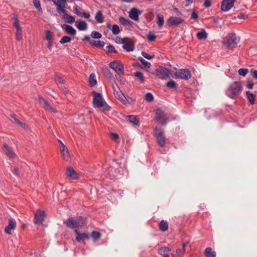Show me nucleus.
Segmentation results:
<instances>
[{
    "mask_svg": "<svg viewBox=\"0 0 257 257\" xmlns=\"http://www.w3.org/2000/svg\"><path fill=\"white\" fill-rule=\"evenodd\" d=\"M64 223L69 228L75 229L81 228L86 224L85 218L82 216L69 218Z\"/></svg>",
    "mask_w": 257,
    "mask_h": 257,
    "instance_id": "obj_1",
    "label": "nucleus"
},
{
    "mask_svg": "<svg viewBox=\"0 0 257 257\" xmlns=\"http://www.w3.org/2000/svg\"><path fill=\"white\" fill-rule=\"evenodd\" d=\"M242 86L240 82L235 81L231 83L226 91L227 95L232 98H236L241 93Z\"/></svg>",
    "mask_w": 257,
    "mask_h": 257,
    "instance_id": "obj_2",
    "label": "nucleus"
},
{
    "mask_svg": "<svg viewBox=\"0 0 257 257\" xmlns=\"http://www.w3.org/2000/svg\"><path fill=\"white\" fill-rule=\"evenodd\" d=\"M92 94L93 95V104L94 107L102 108L103 110L106 111L110 110L111 107L103 98L101 93L94 91Z\"/></svg>",
    "mask_w": 257,
    "mask_h": 257,
    "instance_id": "obj_3",
    "label": "nucleus"
},
{
    "mask_svg": "<svg viewBox=\"0 0 257 257\" xmlns=\"http://www.w3.org/2000/svg\"><path fill=\"white\" fill-rule=\"evenodd\" d=\"M240 41V38L237 37L234 33H231L223 39L222 41L223 45L229 49L236 47Z\"/></svg>",
    "mask_w": 257,
    "mask_h": 257,
    "instance_id": "obj_4",
    "label": "nucleus"
},
{
    "mask_svg": "<svg viewBox=\"0 0 257 257\" xmlns=\"http://www.w3.org/2000/svg\"><path fill=\"white\" fill-rule=\"evenodd\" d=\"M154 134L156 138L158 144L161 147H164L166 145V139L164 131L155 127L154 129Z\"/></svg>",
    "mask_w": 257,
    "mask_h": 257,
    "instance_id": "obj_5",
    "label": "nucleus"
},
{
    "mask_svg": "<svg viewBox=\"0 0 257 257\" xmlns=\"http://www.w3.org/2000/svg\"><path fill=\"white\" fill-rule=\"evenodd\" d=\"M109 66L117 74H120L123 72V65L119 61H113L109 63Z\"/></svg>",
    "mask_w": 257,
    "mask_h": 257,
    "instance_id": "obj_6",
    "label": "nucleus"
},
{
    "mask_svg": "<svg viewBox=\"0 0 257 257\" xmlns=\"http://www.w3.org/2000/svg\"><path fill=\"white\" fill-rule=\"evenodd\" d=\"M156 75L160 79H166L169 78L171 72L170 71L166 68L160 67L156 70Z\"/></svg>",
    "mask_w": 257,
    "mask_h": 257,
    "instance_id": "obj_7",
    "label": "nucleus"
},
{
    "mask_svg": "<svg viewBox=\"0 0 257 257\" xmlns=\"http://www.w3.org/2000/svg\"><path fill=\"white\" fill-rule=\"evenodd\" d=\"M39 101L42 107L46 110L56 113L57 110L53 108L50 104L42 96H39Z\"/></svg>",
    "mask_w": 257,
    "mask_h": 257,
    "instance_id": "obj_8",
    "label": "nucleus"
},
{
    "mask_svg": "<svg viewBox=\"0 0 257 257\" xmlns=\"http://www.w3.org/2000/svg\"><path fill=\"white\" fill-rule=\"evenodd\" d=\"M175 76L180 79L187 80L191 78V73L189 70L182 69L176 72Z\"/></svg>",
    "mask_w": 257,
    "mask_h": 257,
    "instance_id": "obj_9",
    "label": "nucleus"
},
{
    "mask_svg": "<svg viewBox=\"0 0 257 257\" xmlns=\"http://www.w3.org/2000/svg\"><path fill=\"white\" fill-rule=\"evenodd\" d=\"M45 217V212L43 210L40 209L37 210L35 214L34 222L36 224H42Z\"/></svg>",
    "mask_w": 257,
    "mask_h": 257,
    "instance_id": "obj_10",
    "label": "nucleus"
},
{
    "mask_svg": "<svg viewBox=\"0 0 257 257\" xmlns=\"http://www.w3.org/2000/svg\"><path fill=\"white\" fill-rule=\"evenodd\" d=\"M156 118L157 121L162 125H165L167 123L166 114L160 109H157L156 111Z\"/></svg>",
    "mask_w": 257,
    "mask_h": 257,
    "instance_id": "obj_11",
    "label": "nucleus"
},
{
    "mask_svg": "<svg viewBox=\"0 0 257 257\" xmlns=\"http://www.w3.org/2000/svg\"><path fill=\"white\" fill-rule=\"evenodd\" d=\"M184 20L180 17H170L167 20V23L169 26H178L183 23Z\"/></svg>",
    "mask_w": 257,
    "mask_h": 257,
    "instance_id": "obj_12",
    "label": "nucleus"
},
{
    "mask_svg": "<svg viewBox=\"0 0 257 257\" xmlns=\"http://www.w3.org/2000/svg\"><path fill=\"white\" fill-rule=\"evenodd\" d=\"M235 0H222L221 5V9L223 11H228L233 6Z\"/></svg>",
    "mask_w": 257,
    "mask_h": 257,
    "instance_id": "obj_13",
    "label": "nucleus"
},
{
    "mask_svg": "<svg viewBox=\"0 0 257 257\" xmlns=\"http://www.w3.org/2000/svg\"><path fill=\"white\" fill-rule=\"evenodd\" d=\"M3 150L5 154L10 159H14L17 157L16 154L6 143L3 145Z\"/></svg>",
    "mask_w": 257,
    "mask_h": 257,
    "instance_id": "obj_14",
    "label": "nucleus"
},
{
    "mask_svg": "<svg viewBox=\"0 0 257 257\" xmlns=\"http://www.w3.org/2000/svg\"><path fill=\"white\" fill-rule=\"evenodd\" d=\"M16 227V222L13 219L9 220L8 225L5 227V231L6 234L10 235L12 234V230H14Z\"/></svg>",
    "mask_w": 257,
    "mask_h": 257,
    "instance_id": "obj_15",
    "label": "nucleus"
},
{
    "mask_svg": "<svg viewBox=\"0 0 257 257\" xmlns=\"http://www.w3.org/2000/svg\"><path fill=\"white\" fill-rule=\"evenodd\" d=\"M142 13L141 11L136 8H133L128 12L129 17L135 21H138L139 15H141Z\"/></svg>",
    "mask_w": 257,
    "mask_h": 257,
    "instance_id": "obj_16",
    "label": "nucleus"
},
{
    "mask_svg": "<svg viewBox=\"0 0 257 257\" xmlns=\"http://www.w3.org/2000/svg\"><path fill=\"white\" fill-rule=\"evenodd\" d=\"M127 38L121 39V43L123 44V48L127 52L133 51L134 50V46L132 43L127 41Z\"/></svg>",
    "mask_w": 257,
    "mask_h": 257,
    "instance_id": "obj_17",
    "label": "nucleus"
},
{
    "mask_svg": "<svg viewBox=\"0 0 257 257\" xmlns=\"http://www.w3.org/2000/svg\"><path fill=\"white\" fill-rule=\"evenodd\" d=\"M66 174L67 176L71 179H78L79 176L76 172L71 167H69L66 170Z\"/></svg>",
    "mask_w": 257,
    "mask_h": 257,
    "instance_id": "obj_18",
    "label": "nucleus"
},
{
    "mask_svg": "<svg viewBox=\"0 0 257 257\" xmlns=\"http://www.w3.org/2000/svg\"><path fill=\"white\" fill-rule=\"evenodd\" d=\"M106 27L111 30L112 34L114 35H117L120 33V29L117 25L115 24L111 26L110 23H107L106 24Z\"/></svg>",
    "mask_w": 257,
    "mask_h": 257,
    "instance_id": "obj_19",
    "label": "nucleus"
},
{
    "mask_svg": "<svg viewBox=\"0 0 257 257\" xmlns=\"http://www.w3.org/2000/svg\"><path fill=\"white\" fill-rule=\"evenodd\" d=\"M75 232L77 234L76 239L78 242L83 241L84 239H88L89 238V236L87 234L79 233L77 229H75Z\"/></svg>",
    "mask_w": 257,
    "mask_h": 257,
    "instance_id": "obj_20",
    "label": "nucleus"
},
{
    "mask_svg": "<svg viewBox=\"0 0 257 257\" xmlns=\"http://www.w3.org/2000/svg\"><path fill=\"white\" fill-rule=\"evenodd\" d=\"M62 28L65 30L66 32L71 35H75L76 33V31L72 26L68 25H64Z\"/></svg>",
    "mask_w": 257,
    "mask_h": 257,
    "instance_id": "obj_21",
    "label": "nucleus"
},
{
    "mask_svg": "<svg viewBox=\"0 0 257 257\" xmlns=\"http://www.w3.org/2000/svg\"><path fill=\"white\" fill-rule=\"evenodd\" d=\"M54 4L57 6V12H62V13L66 14V10L65 9V4H63L59 2H56V1L53 2Z\"/></svg>",
    "mask_w": 257,
    "mask_h": 257,
    "instance_id": "obj_22",
    "label": "nucleus"
},
{
    "mask_svg": "<svg viewBox=\"0 0 257 257\" xmlns=\"http://www.w3.org/2000/svg\"><path fill=\"white\" fill-rule=\"evenodd\" d=\"M171 250V248L169 247H162L158 249V253L164 256H166L168 255Z\"/></svg>",
    "mask_w": 257,
    "mask_h": 257,
    "instance_id": "obj_23",
    "label": "nucleus"
},
{
    "mask_svg": "<svg viewBox=\"0 0 257 257\" xmlns=\"http://www.w3.org/2000/svg\"><path fill=\"white\" fill-rule=\"evenodd\" d=\"M77 28L80 31L86 30L87 28V23L83 21H81L76 24Z\"/></svg>",
    "mask_w": 257,
    "mask_h": 257,
    "instance_id": "obj_24",
    "label": "nucleus"
},
{
    "mask_svg": "<svg viewBox=\"0 0 257 257\" xmlns=\"http://www.w3.org/2000/svg\"><path fill=\"white\" fill-rule=\"evenodd\" d=\"M204 254L206 257H215L216 252L213 251L211 247H207L204 251Z\"/></svg>",
    "mask_w": 257,
    "mask_h": 257,
    "instance_id": "obj_25",
    "label": "nucleus"
},
{
    "mask_svg": "<svg viewBox=\"0 0 257 257\" xmlns=\"http://www.w3.org/2000/svg\"><path fill=\"white\" fill-rule=\"evenodd\" d=\"M119 22L121 25L125 26H130L132 25L133 23L129 19H126L123 17H120L119 18Z\"/></svg>",
    "mask_w": 257,
    "mask_h": 257,
    "instance_id": "obj_26",
    "label": "nucleus"
},
{
    "mask_svg": "<svg viewBox=\"0 0 257 257\" xmlns=\"http://www.w3.org/2000/svg\"><path fill=\"white\" fill-rule=\"evenodd\" d=\"M159 229L162 231H166L168 229V222L164 220L161 221L159 223Z\"/></svg>",
    "mask_w": 257,
    "mask_h": 257,
    "instance_id": "obj_27",
    "label": "nucleus"
},
{
    "mask_svg": "<svg viewBox=\"0 0 257 257\" xmlns=\"http://www.w3.org/2000/svg\"><path fill=\"white\" fill-rule=\"evenodd\" d=\"M95 19L96 22L98 23H102L104 20V17L103 16L102 13L101 11H99L96 13Z\"/></svg>",
    "mask_w": 257,
    "mask_h": 257,
    "instance_id": "obj_28",
    "label": "nucleus"
},
{
    "mask_svg": "<svg viewBox=\"0 0 257 257\" xmlns=\"http://www.w3.org/2000/svg\"><path fill=\"white\" fill-rule=\"evenodd\" d=\"M89 84L90 86H94L97 84L96 76L94 73H91L89 76Z\"/></svg>",
    "mask_w": 257,
    "mask_h": 257,
    "instance_id": "obj_29",
    "label": "nucleus"
},
{
    "mask_svg": "<svg viewBox=\"0 0 257 257\" xmlns=\"http://www.w3.org/2000/svg\"><path fill=\"white\" fill-rule=\"evenodd\" d=\"M164 23V16L162 15H158L157 16V21L156 23L158 27H161L163 26Z\"/></svg>",
    "mask_w": 257,
    "mask_h": 257,
    "instance_id": "obj_30",
    "label": "nucleus"
},
{
    "mask_svg": "<svg viewBox=\"0 0 257 257\" xmlns=\"http://www.w3.org/2000/svg\"><path fill=\"white\" fill-rule=\"evenodd\" d=\"M196 36L199 40H205L207 38V35L205 30H202L198 32Z\"/></svg>",
    "mask_w": 257,
    "mask_h": 257,
    "instance_id": "obj_31",
    "label": "nucleus"
},
{
    "mask_svg": "<svg viewBox=\"0 0 257 257\" xmlns=\"http://www.w3.org/2000/svg\"><path fill=\"white\" fill-rule=\"evenodd\" d=\"M134 76L138 79L141 83H144L145 78L143 74L140 72H136L134 73Z\"/></svg>",
    "mask_w": 257,
    "mask_h": 257,
    "instance_id": "obj_32",
    "label": "nucleus"
},
{
    "mask_svg": "<svg viewBox=\"0 0 257 257\" xmlns=\"http://www.w3.org/2000/svg\"><path fill=\"white\" fill-rule=\"evenodd\" d=\"M90 44L91 45L97 47H103L104 45V42H101L100 40L95 41L94 40L90 41Z\"/></svg>",
    "mask_w": 257,
    "mask_h": 257,
    "instance_id": "obj_33",
    "label": "nucleus"
},
{
    "mask_svg": "<svg viewBox=\"0 0 257 257\" xmlns=\"http://www.w3.org/2000/svg\"><path fill=\"white\" fill-rule=\"evenodd\" d=\"M129 121L134 125H137L139 122V119L135 115H127Z\"/></svg>",
    "mask_w": 257,
    "mask_h": 257,
    "instance_id": "obj_34",
    "label": "nucleus"
},
{
    "mask_svg": "<svg viewBox=\"0 0 257 257\" xmlns=\"http://www.w3.org/2000/svg\"><path fill=\"white\" fill-rule=\"evenodd\" d=\"M247 97L251 104L254 103L255 95L251 93L250 91H247L246 92Z\"/></svg>",
    "mask_w": 257,
    "mask_h": 257,
    "instance_id": "obj_35",
    "label": "nucleus"
},
{
    "mask_svg": "<svg viewBox=\"0 0 257 257\" xmlns=\"http://www.w3.org/2000/svg\"><path fill=\"white\" fill-rule=\"evenodd\" d=\"M64 19H66V21L69 23H73L75 22V18L74 17L68 15L67 14H64L63 16Z\"/></svg>",
    "mask_w": 257,
    "mask_h": 257,
    "instance_id": "obj_36",
    "label": "nucleus"
},
{
    "mask_svg": "<svg viewBox=\"0 0 257 257\" xmlns=\"http://www.w3.org/2000/svg\"><path fill=\"white\" fill-rule=\"evenodd\" d=\"M138 60L141 62L142 64L146 68H150L151 65V63L146 60H145L144 59H143L142 57H139Z\"/></svg>",
    "mask_w": 257,
    "mask_h": 257,
    "instance_id": "obj_37",
    "label": "nucleus"
},
{
    "mask_svg": "<svg viewBox=\"0 0 257 257\" xmlns=\"http://www.w3.org/2000/svg\"><path fill=\"white\" fill-rule=\"evenodd\" d=\"M33 4L37 10L41 13H42L43 11L41 7L40 0H33Z\"/></svg>",
    "mask_w": 257,
    "mask_h": 257,
    "instance_id": "obj_38",
    "label": "nucleus"
},
{
    "mask_svg": "<svg viewBox=\"0 0 257 257\" xmlns=\"http://www.w3.org/2000/svg\"><path fill=\"white\" fill-rule=\"evenodd\" d=\"M71 41V38L70 37L65 36L63 37L61 39V40L60 41V43L62 44H64L65 43H69V42H70Z\"/></svg>",
    "mask_w": 257,
    "mask_h": 257,
    "instance_id": "obj_39",
    "label": "nucleus"
},
{
    "mask_svg": "<svg viewBox=\"0 0 257 257\" xmlns=\"http://www.w3.org/2000/svg\"><path fill=\"white\" fill-rule=\"evenodd\" d=\"M145 99L148 102H152L154 100L153 95L150 92H148L145 96Z\"/></svg>",
    "mask_w": 257,
    "mask_h": 257,
    "instance_id": "obj_40",
    "label": "nucleus"
},
{
    "mask_svg": "<svg viewBox=\"0 0 257 257\" xmlns=\"http://www.w3.org/2000/svg\"><path fill=\"white\" fill-rule=\"evenodd\" d=\"M91 236L94 241L98 240L101 236L100 232L97 231H93L91 233Z\"/></svg>",
    "mask_w": 257,
    "mask_h": 257,
    "instance_id": "obj_41",
    "label": "nucleus"
},
{
    "mask_svg": "<svg viewBox=\"0 0 257 257\" xmlns=\"http://www.w3.org/2000/svg\"><path fill=\"white\" fill-rule=\"evenodd\" d=\"M166 86L168 88L175 89L177 88V84L174 81L171 80L166 83Z\"/></svg>",
    "mask_w": 257,
    "mask_h": 257,
    "instance_id": "obj_42",
    "label": "nucleus"
},
{
    "mask_svg": "<svg viewBox=\"0 0 257 257\" xmlns=\"http://www.w3.org/2000/svg\"><path fill=\"white\" fill-rule=\"evenodd\" d=\"M147 39L150 42L154 41L156 39V36L152 32H149L147 35Z\"/></svg>",
    "mask_w": 257,
    "mask_h": 257,
    "instance_id": "obj_43",
    "label": "nucleus"
},
{
    "mask_svg": "<svg viewBox=\"0 0 257 257\" xmlns=\"http://www.w3.org/2000/svg\"><path fill=\"white\" fill-rule=\"evenodd\" d=\"M91 36L93 38H95V39H100L102 37V35L98 32H96V31H92L91 32Z\"/></svg>",
    "mask_w": 257,
    "mask_h": 257,
    "instance_id": "obj_44",
    "label": "nucleus"
},
{
    "mask_svg": "<svg viewBox=\"0 0 257 257\" xmlns=\"http://www.w3.org/2000/svg\"><path fill=\"white\" fill-rule=\"evenodd\" d=\"M103 73L108 79H112L113 75L108 69L105 68L103 69Z\"/></svg>",
    "mask_w": 257,
    "mask_h": 257,
    "instance_id": "obj_45",
    "label": "nucleus"
},
{
    "mask_svg": "<svg viewBox=\"0 0 257 257\" xmlns=\"http://www.w3.org/2000/svg\"><path fill=\"white\" fill-rule=\"evenodd\" d=\"M45 38L48 41H52L53 34L52 32L50 31H46Z\"/></svg>",
    "mask_w": 257,
    "mask_h": 257,
    "instance_id": "obj_46",
    "label": "nucleus"
},
{
    "mask_svg": "<svg viewBox=\"0 0 257 257\" xmlns=\"http://www.w3.org/2000/svg\"><path fill=\"white\" fill-rule=\"evenodd\" d=\"M239 75L245 76L248 72V70L247 69L240 68L238 71Z\"/></svg>",
    "mask_w": 257,
    "mask_h": 257,
    "instance_id": "obj_47",
    "label": "nucleus"
},
{
    "mask_svg": "<svg viewBox=\"0 0 257 257\" xmlns=\"http://www.w3.org/2000/svg\"><path fill=\"white\" fill-rule=\"evenodd\" d=\"M14 25L15 27V28H16L17 30L19 31V30H21V27L19 24V21L17 18H15V21L14 23Z\"/></svg>",
    "mask_w": 257,
    "mask_h": 257,
    "instance_id": "obj_48",
    "label": "nucleus"
},
{
    "mask_svg": "<svg viewBox=\"0 0 257 257\" xmlns=\"http://www.w3.org/2000/svg\"><path fill=\"white\" fill-rule=\"evenodd\" d=\"M107 51L108 53H115V48L112 45H109L106 47Z\"/></svg>",
    "mask_w": 257,
    "mask_h": 257,
    "instance_id": "obj_49",
    "label": "nucleus"
},
{
    "mask_svg": "<svg viewBox=\"0 0 257 257\" xmlns=\"http://www.w3.org/2000/svg\"><path fill=\"white\" fill-rule=\"evenodd\" d=\"M55 80L57 83H63L64 80L62 77H61L59 75H56L55 77Z\"/></svg>",
    "mask_w": 257,
    "mask_h": 257,
    "instance_id": "obj_50",
    "label": "nucleus"
},
{
    "mask_svg": "<svg viewBox=\"0 0 257 257\" xmlns=\"http://www.w3.org/2000/svg\"><path fill=\"white\" fill-rule=\"evenodd\" d=\"M61 154L64 159L67 160L69 158L68 150L64 151V152H62Z\"/></svg>",
    "mask_w": 257,
    "mask_h": 257,
    "instance_id": "obj_51",
    "label": "nucleus"
},
{
    "mask_svg": "<svg viewBox=\"0 0 257 257\" xmlns=\"http://www.w3.org/2000/svg\"><path fill=\"white\" fill-rule=\"evenodd\" d=\"M22 39V31L21 30H17L16 32V39L18 41Z\"/></svg>",
    "mask_w": 257,
    "mask_h": 257,
    "instance_id": "obj_52",
    "label": "nucleus"
},
{
    "mask_svg": "<svg viewBox=\"0 0 257 257\" xmlns=\"http://www.w3.org/2000/svg\"><path fill=\"white\" fill-rule=\"evenodd\" d=\"M142 55L143 57H144L146 59L150 60L154 58V56H150L149 54H148L145 52L142 51Z\"/></svg>",
    "mask_w": 257,
    "mask_h": 257,
    "instance_id": "obj_53",
    "label": "nucleus"
},
{
    "mask_svg": "<svg viewBox=\"0 0 257 257\" xmlns=\"http://www.w3.org/2000/svg\"><path fill=\"white\" fill-rule=\"evenodd\" d=\"M198 16L195 11H193L191 15V19L197 21L198 20Z\"/></svg>",
    "mask_w": 257,
    "mask_h": 257,
    "instance_id": "obj_54",
    "label": "nucleus"
},
{
    "mask_svg": "<svg viewBox=\"0 0 257 257\" xmlns=\"http://www.w3.org/2000/svg\"><path fill=\"white\" fill-rule=\"evenodd\" d=\"M11 117L15 120L17 123L20 125H22V122H21L18 118H17L15 114L11 115Z\"/></svg>",
    "mask_w": 257,
    "mask_h": 257,
    "instance_id": "obj_55",
    "label": "nucleus"
},
{
    "mask_svg": "<svg viewBox=\"0 0 257 257\" xmlns=\"http://www.w3.org/2000/svg\"><path fill=\"white\" fill-rule=\"evenodd\" d=\"M211 3L209 0H205L203 3V6L206 8L210 7Z\"/></svg>",
    "mask_w": 257,
    "mask_h": 257,
    "instance_id": "obj_56",
    "label": "nucleus"
},
{
    "mask_svg": "<svg viewBox=\"0 0 257 257\" xmlns=\"http://www.w3.org/2000/svg\"><path fill=\"white\" fill-rule=\"evenodd\" d=\"M110 136L112 137V138L115 141L117 140L118 139V135L116 133H111Z\"/></svg>",
    "mask_w": 257,
    "mask_h": 257,
    "instance_id": "obj_57",
    "label": "nucleus"
},
{
    "mask_svg": "<svg viewBox=\"0 0 257 257\" xmlns=\"http://www.w3.org/2000/svg\"><path fill=\"white\" fill-rule=\"evenodd\" d=\"M12 172L15 175H17V176L19 175V171L18 168H15L13 170H12Z\"/></svg>",
    "mask_w": 257,
    "mask_h": 257,
    "instance_id": "obj_58",
    "label": "nucleus"
},
{
    "mask_svg": "<svg viewBox=\"0 0 257 257\" xmlns=\"http://www.w3.org/2000/svg\"><path fill=\"white\" fill-rule=\"evenodd\" d=\"M253 85L254 84L252 81H248L246 86L248 89H252L253 88Z\"/></svg>",
    "mask_w": 257,
    "mask_h": 257,
    "instance_id": "obj_59",
    "label": "nucleus"
},
{
    "mask_svg": "<svg viewBox=\"0 0 257 257\" xmlns=\"http://www.w3.org/2000/svg\"><path fill=\"white\" fill-rule=\"evenodd\" d=\"M237 17L238 19H245L246 18H247V16L244 14H240L237 16Z\"/></svg>",
    "mask_w": 257,
    "mask_h": 257,
    "instance_id": "obj_60",
    "label": "nucleus"
},
{
    "mask_svg": "<svg viewBox=\"0 0 257 257\" xmlns=\"http://www.w3.org/2000/svg\"><path fill=\"white\" fill-rule=\"evenodd\" d=\"M184 251L181 250L180 249H177L176 251V253L180 256L182 257Z\"/></svg>",
    "mask_w": 257,
    "mask_h": 257,
    "instance_id": "obj_61",
    "label": "nucleus"
},
{
    "mask_svg": "<svg viewBox=\"0 0 257 257\" xmlns=\"http://www.w3.org/2000/svg\"><path fill=\"white\" fill-rule=\"evenodd\" d=\"M52 46H53L52 41H48V43L47 44V48L49 49V50L51 51L52 50Z\"/></svg>",
    "mask_w": 257,
    "mask_h": 257,
    "instance_id": "obj_62",
    "label": "nucleus"
},
{
    "mask_svg": "<svg viewBox=\"0 0 257 257\" xmlns=\"http://www.w3.org/2000/svg\"><path fill=\"white\" fill-rule=\"evenodd\" d=\"M123 97V96H121L119 100H120V101L122 102L123 104H126L128 102V100L126 99V98Z\"/></svg>",
    "mask_w": 257,
    "mask_h": 257,
    "instance_id": "obj_63",
    "label": "nucleus"
},
{
    "mask_svg": "<svg viewBox=\"0 0 257 257\" xmlns=\"http://www.w3.org/2000/svg\"><path fill=\"white\" fill-rule=\"evenodd\" d=\"M251 73H252V77L254 78L257 79V70H254L251 71Z\"/></svg>",
    "mask_w": 257,
    "mask_h": 257,
    "instance_id": "obj_64",
    "label": "nucleus"
}]
</instances>
